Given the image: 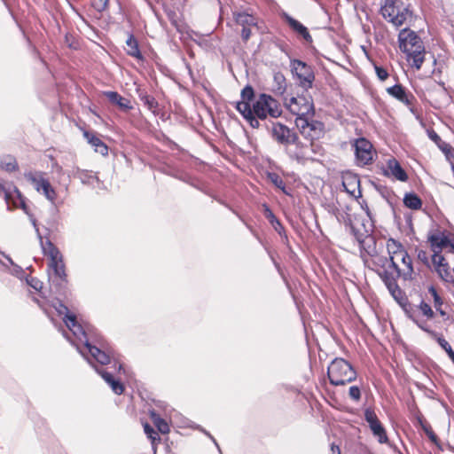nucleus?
Here are the masks:
<instances>
[{
	"instance_id": "obj_2",
	"label": "nucleus",
	"mask_w": 454,
	"mask_h": 454,
	"mask_svg": "<svg viewBox=\"0 0 454 454\" xmlns=\"http://www.w3.org/2000/svg\"><path fill=\"white\" fill-rule=\"evenodd\" d=\"M387 249L392 266L397 274L404 278L411 277L413 272L411 259L402 244L395 239H389L387 241Z\"/></svg>"
},
{
	"instance_id": "obj_37",
	"label": "nucleus",
	"mask_w": 454,
	"mask_h": 454,
	"mask_svg": "<svg viewBox=\"0 0 454 454\" xmlns=\"http://www.w3.org/2000/svg\"><path fill=\"white\" fill-rule=\"evenodd\" d=\"M348 395L352 399L358 401L361 396L360 389L356 386L350 387Z\"/></svg>"
},
{
	"instance_id": "obj_9",
	"label": "nucleus",
	"mask_w": 454,
	"mask_h": 454,
	"mask_svg": "<svg viewBox=\"0 0 454 454\" xmlns=\"http://www.w3.org/2000/svg\"><path fill=\"white\" fill-rule=\"evenodd\" d=\"M353 146L357 164L364 166L372 162L376 152L373 150L372 143L362 137L354 141Z\"/></svg>"
},
{
	"instance_id": "obj_20",
	"label": "nucleus",
	"mask_w": 454,
	"mask_h": 454,
	"mask_svg": "<svg viewBox=\"0 0 454 454\" xmlns=\"http://www.w3.org/2000/svg\"><path fill=\"white\" fill-rule=\"evenodd\" d=\"M323 134V124L318 121H311L310 125L305 130V134L303 136L310 141H313L320 138Z\"/></svg>"
},
{
	"instance_id": "obj_27",
	"label": "nucleus",
	"mask_w": 454,
	"mask_h": 454,
	"mask_svg": "<svg viewBox=\"0 0 454 454\" xmlns=\"http://www.w3.org/2000/svg\"><path fill=\"white\" fill-rule=\"evenodd\" d=\"M288 22H289V25L295 31H297L300 35H301L306 40L310 39V35L308 32V29L303 25H301L299 21H297L292 18H288Z\"/></svg>"
},
{
	"instance_id": "obj_3",
	"label": "nucleus",
	"mask_w": 454,
	"mask_h": 454,
	"mask_svg": "<svg viewBox=\"0 0 454 454\" xmlns=\"http://www.w3.org/2000/svg\"><path fill=\"white\" fill-rule=\"evenodd\" d=\"M252 112L258 121L267 117L278 118L281 115L282 109L279 103L271 96L261 94L253 104Z\"/></svg>"
},
{
	"instance_id": "obj_39",
	"label": "nucleus",
	"mask_w": 454,
	"mask_h": 454,
	"mask_svg": "<svg viewBox=\"0 0 454 454\" xmlns=\"http://www.w3.org/2000/svg\"><path fill=\"white\" fill-rule=\"evenodd\" d=\"M27 282H28L29 286H31L34 289H35L37 291L41 290L43 287V283L36 278H31Z\"/></svg>"
},
{
	"instance_id": "obj_16",
	"label": "nucleus",
	"mask_w": 454,
	"mask_h": 454,
	"mask_svg": "<svg viewBox=\"0 0 454 454\" xmlns=\"http://www.w3.org/2000/svg\"><path fill=\"white\" fill-rule=\"evenodd\" d=\"M271 134L274 139L281 144H290L295 141V135L285 125L273 122L271 126Z\"/></svg>"
},
{
	"instance_id": "obj_34",
	"label": "nucleus",
	"mask_w": 454,
	"mask_h": 454,
	"mask_svg": "<svg viewBox=\"0 0 454 454\" xmlns=\"http://www.w3.org/2000/svg\"><path fill=\"white\" fill-rule=\"evenodd\" d=\"M429 292L431 293V294L434 298L435 309H440V307H442V301L441 297L438 295L436 290L434 287H431L429 289Z\"/></svg>"
},
{
	"instance_id": "obj_48",
	"label": "nucleus",
	"mask_w": 454,
	"mask_h": 454,
	"mask_svg": "<svg viewBox=\"0 0 454 454\" xmlns=\"http://www.w3.org/2000/svg\"><path fill=\"white\" fill-rule=\"evenodd\" d=\"M436 310L439 311L442 316L445 315V312L442 310V307H440V309H436Z\"/></svg>"
},
{
	"instance_id": "obj_33",
	"label": "nucleus",
	"mask_w": 454,
	"mask_h": 454,
	"mask_svg": "<svg viewBox=\"0 0 454 454\" xmlns=\"http://www.w3.org/2000/svg\"><path fill=\"white\" fill-rule=\"evenodd\" d=\"M419 310L421 311V313L426 316L427 318H432L433 316H434V311L433 309H431V307L426 303V302H421L420 305H419Z\"/></svg>"
},
{
	"instance_id": "obj_45",
	"label": "nucleus",
	"mask_w": 454,
	"mask_h": 454,
	"mask_svg": "<svg viewBox=\"0 0 454 454\" xmlns=\"http://www.w3.org/2000/svg\"><path fill=\"white\" fill-rule=\"evenodd\" d=\"M429 137L434 142H437V141L440 140V137L435 132H434V131L429 134Z\"/></svg>"
},
{
	"instance_id": "obj_18",
	"label": "nucleus",
	"mask_w": 454,
	"mask_h": 454,
	"mask_svg": "<svg viewBox=\"0 0 454 454\" xmlns=\"http://www.w3.org/2000/svg\"><path fill=\"white\" fill-rule=\"evenodd\" d=\"M387 173L400 181H406L407 179L406 173L402 168L399 162L393 158L387 160Z\"/></svg>"
},
{
	"instance_id": "obj_8",
	"label": "nucleus",
	"mask_w": 454,
	"mask_h": 454,
	"mask_svg": "<svg viewBox=\"0 0 454 454\" xmlns=\"http://www.w3.org/2000/svg\"><path fill=\"white\" fill-rule=\"evenodd\" d=\"M25 178L34 185L38 192L43 193L48 200L51 202L55 200L56 192L42 172L27 173L25 174Z\"/></svg>"
},
{
	"instance_id": "obj_25",
	"label": "nucleus",
	"mask_w": 454,
	"mask_h": 454,
	"mask_svg": "<svg viewBox=\"0 0 454 454\" xmlns=\"http://www.w3.org/2000/svg\"><path fill=\"white\" fill-rule=\"evenodd\" d=\"M387 92L401 102L409 103L408 96L401 85H395L387 89Z\"/></svg>"
},
{
	"instance_id": "obj_15",
	"label": "nucleus",
	"mask_w": 454,
	"mask_h": 454,
	"mask_svg": "<svg viewBox=\"0 0 454 454\" xmlns=\"http://www.w3.org/2000/svg\"><path fill=\"white\" fill-rule=\"evenodd\" d=\"M364 417L374 435L379 438V442L381 443L386 442L387 441L386 432L381 423L379 421L375 412L367 409L364 412Z\"/></svg>"
},
{
	"instance_id": "obj_35",
	"label": "nucleus",
	"mask_w": 454,
	"mask_h": 454,
	"mask_svg": "<svg viewBox=\"0 0 454 454\" xmlns=\"http://www.w3.org/2000/svg\"><path fill=\"white\" fill-rule=\"evenodd\" d=\"M144 428H145V433L152 440L153 443H154L156 440H159V438H157V433L148 424H145Z\"/></svg>"
},
{
	"instance_id": "obj_4",
	"label": "nucleus",
	"mask_w": 454,
	"mask_h": 454,
	"mask_svg": "<svg viewBox=\"0 0 454 454\" xmlns=\"http://www.w3.org/2000/svg\"><path fill=\"white\" fill-rule=\"evenodd\" d=\"M328 378L333 385H345L356 379V372L346 360L336 358L328 367Z\"/></svg>"
},
{
	"instance_id": "obj_11",
	"label": "nucleus",
	"mask_w": 454,
	"mask_h": 454,
	"mask_svg": "<svg viewBox=\"0 0 454 454\" xmlns=\"http://www.w3.org/2000/svg\"><path fill=\"white\" fill-rule=\"evenodd\" d=\"M3 192L9 209L22 208L27 212L25 199L15 186L4 187Z\"/></svg>"
},
{
	"instance_id": "obj_6",
	"label": "nucleus",
	"mask_w": 454,
	"mask_h": 454,
	"mask_svg": "<svg viewBox=\"0 0 454 454\" xmlns=\"http://www.w3.org/2000/svg\"><path fill=\"white\" fill-rule=\"evenodd\" d=\"M285 106L296 116H313L314 106L310 97L301 96H286L284 98Z\"/></svg>"
},
{
	"instance_id": "obj_32",
	"label": "nucleus",
	"mask_w": 454,
	"mask_h": 454,
	"mask_svg": "<svg viewBox=\"0 0 454 454\" xmlns=\"http://www.w3.org/2000/svg\"><path fill=\"white\" fill-rule=\"evenodd\" d=\"M126 43L128 46V53L134 57H139V51L136 40L130 36Z\"/></svg>"
},
{
	"instance_id": "obj_12",
	"label": "nucleus",
	"mask_w": 454,
	"mask_h": 454,
	"mask_svg": "<svg viewBox=\"0 0 454 454\" xmlns=\"http://www.w3.org/2000/svg\"><path fill=\"white\" fill-rule=\"evenodd\" d=\"M432 251L434 253L432 255V265L434 271L442 280H450L451 272L446 258L442 254V252L436 251V249H432Z\"/></svg>"
},
{
	"instance_id": "obj_17",
	"label": "nucleus",
	"mask_w": 454,
	"mask_h": 454,
	"mask_svg": "<svg viewBox=\"0 0 454 454\" xmlns=\"http://www.w3.org/2000/svg\"><path fill=\"white\" fill-rule=\"evenodd\" d=\"M360 181L356 175L348 172L342 176V185L345 191L352 196L356 193H360L359 190Z\"/></svg>"
},
{
	"instance_id": "obj_13",
	"label": "nucleus",
	"mask_w": 454,
	"mask_h": 454,
	"mask_svg": "<svg viewBox=\"0 0 454 454\" xmlns=\"http://www.w3.org/2000/svg\"><path fill=\"white\" fill-rule=\"evenodd\" d=\"M292 70L297 75L303 87H310L314 80V74L310 67L301 60L292 62Z\"/></svg>"
},
{
	"instance_id": "obj_51",
	"label": "nucleus",
	"mask_w": 454,
	"mask_h": 454,
	"mask_svg": "<svg viewBox=\"0 0 454 454\" xmlns=\"http://www.w3.org/2000/svg\"><path fill=\"white\" fill-rule=\"evenodd\" d=\"M3 186L0 184V192L3 191Z\"/></svg>"
},
{
	"instance_id": "obj_50",
	"label": "nucleus",
	"mask_w": 454,
	"mask_h": 454,
	"mask_svg": "<svg viewBox=\"0 0 454 454\" xmlns=\"http://www.w3.org/2000/svg\"><path fill=\"white\" fill-rule=\"evenodd\" d=\"M122 369H123V368H122V365L121 364V365H120V367H119V370L121 371V370H122Z\"/></svg>"
},
{
	"instance_id": "obj_1",
	"label": "nucleus",
	"mask_w": 454,
	"mask_h": 454,
	"mask_svg": "<svg viewBox=\"0 0 454 454\" xmlns=\"http://www.w3.org/2000/svg\"><path fill=\"white\" fill-rule=\"evenodd\" d=\"M399 47L408 58L412 59L413 66L419 70L424 62V46L420 38L411 30L403 29L400 32Z\"/></svg>"
},
{
	"instance_id": "obj_46",
	"label": "nucleus",
	"mask_w": 454,
	"mask_h": 454,
	"mask_svg": "<svg viewBox=\"0 0 454 454\" xmlns=\"http://www.w3.org/2000/svg\"><path fill=\"white\" fill-rule=\"evenodd\" d=\"M331 449H332L333 454H340V450L338 446H335L333 444Z\"/></svg>"
},
{
	"instance_id": "obj_38",
	"label": "nucleus",
	"mask_w": 454,
	"mask_h": 454,
	"mask_svg": "<svg viewBox=\"0 0 454 454\" xmlns=\"http://www.w3.org/2000/svg\"><path fill=\"white\" fill-rule=\"evenodd\" d=\"M375 70H376L378 77L381 81H384V80H386L387 78L388 74H387V70H385L384 68L380 67H376Z\"/></svg>"
},
{
	"instance_id": "obj_22",
	"label": "nucleus",
	"mask_w": 454,
	"mask_h": 454,
	"mask_svg": "<svg viewBox=\"0 0 454 454\" xmlns=\"http://www.w3.org/2000/svg\"><path fill=\"white\" fill-rule=\"evenodd\" d=\"M86 348H88L91 356H93L101 364H107L110 363L109 354L101 351L98 348L91 346L89 343H86Z\"/></svg>"
},
{
	"instance_id": "obj_31",
	"label": "nucleus",
	"mask_w": 454,
	"mask_h": 454,
	"mask_svg": "<svg viewBox=\"0 0 454 454\" xmlns=\"http://www.w3.org/2000/svg\"><path fill=\"white\" fill-rule=\"evenodd\" d=\"M310 117L311 116H297V118H296V121H295L296 126L302 135L305 134V130L311 123V121H309Z\"/></svg>"
},
{
	"instance_id": "obj_14",
	"label": "nucleus",
	"mask_w": 454,
	"mask_h": 454,
	"mask_svg": "<svg viewBox=\"0 0 454 454\" xmlns=\"http://www.w3.org/2000/svg\"><path fill=\"white\" fill-rule=\"evenodd\" d=\"M431 248L436 251L454 254V244L442 232L432 233L428 236Z\"/></svg>"
},
{
	"instance_id": "obj_49",
	"label": "nucleus",
	"mask_w": 454,
	"mask_h": 454,
	"mask_svg": "<svg viewBox=\"0 0 454 454\" xmlns=\"http://www.w3.org/2000/svg\"><path fill=\"white\" fill-rule=\"evenodd\" d=\"M267 211H268V215H268L269 217H270V216H273V215H272V213H271L270 211H269V210H267Z\"/></svg>"
},
{
	"instance_id": "obj_10",
	"label": "nucleus",
	"mask_w": 454,
	"mask_h": 454,
	"mask_svg": "<svg viewBox=\"0 0 454 454\" xmlns=\"http://www.w3.org/2000/svg\"><path fill=\"white\" fill-rule=\"evenodd\" d=\"M40 239L43 254L50 257V267L57 276L62 278L65 275L62 255L51 241L43 243L41 237Z\"/></svg>"
},
{
	"instance_id": "obj_24",
	"label": "nucleus",
	"mask_w": 454,
	"mask_h": 454,
	"mask_svg": "<svg viewBox=\"0 0 454 454\" xmlns=\"http://www.w3.org/2000/svg\"><path fill=\"white\" fill-rule=\"evenodd\" d=\"M236 22L242 26L243 27H256V20L252 15H249L247 13H238L235 16Z\"/></svg>"
},
{
	"instance_id": "obj_23",
	"label": "nucleus",
	"mask_w": 454,
	"mask_h": 454,
	"mask_svg": "<svg viewBox=\"0 0 454 454\" xmlns=\"http://www.w3.org/2000/svg\"><path fill=\"white\" fill-rule=\"evenodd\" d=\"M98 373L111 386L112 390L115 394L121 395L123 392L124 387L119 381L114 380L110 373L103 371L98 372Z\"/></svg>"
},
{
	"instance_id": "obj_30",
	"label": "nucleus",
	"mask_w": 454,
	"mask_h": 454,
	"mask_svg": "<svg viewBox=\"0 0 454 454\" xmlns=\"http://www.w3.org/2000/svg\"><path fill=\"white\" fill-rule=\"evenodd\" d=\"M386 285L387 286V289L389 290L390 294H392V296L395 299V300H398L400 297H401V294H402V291L401 289L398 287L397 284L395 283V281L394 279H389L387 278L386 280Z\"/></svg>"
},
{
	"instance_id": "obj_28",
	"label": "nucleus",
	"mask_w": 454,
	"mask_h": 454,
	"mask_svg": "<svg viewBox=\"0 0 454 454\" xmlns=\"http://www.w3.org/2000/svg\"><path fill=\"white\" fill-rule=\"evenodd\" d=\"M403 202L407 207L411 209H419L421 207V200L415 194H407L404 197Z\"/></svg>"
},
{
	"instance_id": "obj_43",
	"label": "nucleus",
	"mask_w": 454,
	"mask_h": 454,
	"mask_svg": "<svg viewBox=\"0 0 454 454\" xmlns=\"http://www.w3.org/2000/svg\"><path fill=\"white\" fill-rule=\"evenodd\" d=\"M54 307L60 315L65 314L67 311V308L60 302H58V305H54Z\"/></svg>"
},
{
	"instance_id": "obj_29",
	"label": "nucleus",
	"mask_w": 454,
	"mask_h": 454,
	"mask_svg": "<svg viewBox=\"0 0 454 454\" xmlns=\"http://www.w3.org/2000/svg\"><path fill=\"white\" fill-rule=\"evenodd\" d=\"M152 419L153 424L161 434H168L169 432L168 424L163 419L160 418L155 413L152 414Z\"/></svg>"
},
{
	"instance_id": "obj_40",
	"label": "nucleus",
	"mask_w": 454,
	"mask_h": 454,
	"mask_svg": "<svg viewBox=\"0 0 454 454\" xmlns=\"http://www.w3.org/2000/svg\"><path fill=\"white\" fill-rule=\"evenodd\" d=\"M270 178L271 182L274 183L277 187L284 189L283 181L281 178H279V176H278L277 175H270Z\"/></svg>"
},
{
	"instance_id": "obj_44",
	"label": "nucleus",
	"mask_w": 454,
	"mask_h": 454,
	"mask_svg": "<svg viewBox=\"0 0 454 454\" xmlns=\"http://www.w3.org/2000/svg\"><path fill=\"white\" fill-rule=\"evenodd\" d=\"M418 258H419L420 261L424 262H427V256L426 252H424V251H419V252L418 253Z\"/></svg>"
},
{
	"instance_id": "obj_42",
	"label": "nucleus",
	"mask_w": 454,
	"mask_h": 454,
	"mask_svg": "<svg viewBox=\"0 0 454 454\" xmlns=\"http://www.w3.org/2000/svg\"><path fill=\"white\" fill-rule=\"evenodd\" d=\"M106 3L107 0H99L98 2H97V0H94L93 4L98 10H102L106 6Z\"/></svg>"
},
{
	"instance_id": "obj_47",
	"label": "nucleus",
	"mask_w": 454,
	"mask_h": 454,
	"mask_svg": "<svg viewBox=\"0 0 454 454\" xmlns=\"http://www.w3.org/2000/svg\"><path fill=\"white\" fill-rule=\"evenodd\" d=\"M147 103H148V105H149V107H150V108H153V106H154V101H153V99H152V100H149V99H148V100H147Z\"/></svg>"
},
{
	"instance_id": "obj_36",
	"label": "nucleus",
	"mask_w": 454,
	"mask_h": 454,
	"mask_svg": "<svg viewBox=\"0 0 454 454\" xmlns=\"http://www.w3.org/2000/svg\"><path fill=\"white\" fill-rule=\"evenodd\" d=\"M6 160H8L7 162L1 163L2 168H5L7 171L15 170L17 167L16 161L10 157H8Z\"/></svg>"
},
{
	"instance_id": "obj_41",
	"label": "nucleus",
	"mask_w": 454,
	"mask_h": 454,
	"mask_svg": "<svg viewBox=\"0 0 454 454\" xmlns=\"http://www.w3.org/2000/svg\"><path fill=\"white\" fill-rule=\"evenodd\" d=\"M251 27H243V29H242L241 35L245 41L248 40L251 35Z\"/></svg>"
},
{
	"instance_id": "obj_7",
	"label": "nucleus",
	"mask_w": 454,
	"mask_h": 454,
	"mask_svg": "<svg viewBox=\"0 0 454 454\" xmlns=\"http://www.w3.org/2000/svg\"><path fill=\"white\" fill-rule=\"evenodd\" d=\"M254 98V90L250 86H247L241 91V100L237 103L236 108L247 120L252 128H258L260 123L257 121L252 112L249 102Z\"/></svg>"
},
{
	"instance_id": "obj_19",
	"label": "nucleus",
	"mask_w": 454,
	"mask_h": 454,
	"mask_svg": "<svg viewBox=\"0 0 454 454\" xmlns=\"http://www.w3.org/2000/svg\"><path fill=\"white\" fill-rule=\"evenodd\" d=\"M104 95L110 100L111 103L119 106L120 109L127 111L131 108L129 99L121 97L115 91H106Z\"/></svg>"
},
{
	"instance_id": "obj_26",
	"label": "nucleus",
	"mask_w": 454,
	"mask_h": 454,
	"mask_svg": "<svg viewBox=\"0 0 454 454\" xmlns=\"http://www.w3.org/2000/svg\"><path fill=\"white\" fill-rule=\"evenodd\" d=\"M65 323L68 329L73 332L75 336H79L81 334H84V331L82 326L77 325L75 317L73 316H67V319Z\"/></svg>"
},
{
	"instance_id": "obj_5",
	"label": "nucleus",
	"mask_w": 454,
	"mask_h": 454,
	"mask_svg": "<svg viewBox=\"0 0 454 454\" xmlns=\"http://www.w3.org/2000/svg\"><path fill=\"white\" fill-rule=\"evenodd\" d=\"M381 14L395 27H400L409 16L408 5L404 0H384Z\"/></svg>"
},
{
	"instance_id": "obj_21",
	"label": "nucleus",
	"mask_w": 454,
	"mask_h": 454,
	"mask_svg": "<svg viewBox=\"0 0 454 454\" xmlns=\"http://www.w3.org/2000/svg\"><path fill=\"white\" fill-rule=\"evenodd\" d=\"M83 135L87 141L95 148L97 153L102 155L107 154V146L98 137L87 131H85Z\"/></svg>"
}]
</instances>
